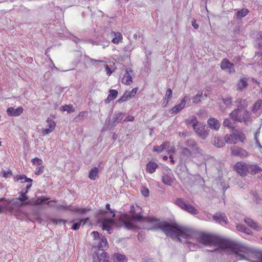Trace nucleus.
<instances>
[{
	"mask_svg": "<svg viewBox=\"0 0 262 262\" xmlns=\"http://www.w3.org/2000/svg\"><path fill=\"white\" fill-rule=\"evenodd\" d=\"M132 217L121 218L120 222L127 229L136 228L135 221H145L152 223L155 229H161L166 235L171 237H175L181 242V237L186 239L188 247L191 251L201 247V246H213L215 235L203 232H197L187 228L179 226L176 223L160 221L155 217L144 218L141 215L142 209L137 205H132L130 209Z\"/></svg>",
	"mask_w": 262,
	"mask_h": 262,
	"instance_id": "nucleus-1",
	"label": "nucleus"
},
{
	"mask_svg": "<svg viewBox=\"0 0 262 262\" xmlns=\"http://www.w3.org/2000/svg\"><path fill=\"white\" fill-rule=\"evenodd\" d=\"M213 246H219L224 249H231L232 252L236 255L237 260L246 259L250 262H262V252L256 253L257 260L249 259L246 257L245 254L252 252V250L250 248L239 244L234 245L231 241L221 238L217 236H215Z\"/></svg>",
	"mask_w": 262,
	"mask_h": 262,
	"instance_id": "nucleus-2",
	"label": "nucleus"
},
{
	"mask_svg": "<svg viewBox=\"0 0 262 262\" xmlns=\"http://www.w3.org/2000/svg\"><path fill=\"white\" fill-rule=\"evenodd\" d=\"M237 108L234 110L229 114V117L234 122H243L246 125H249L252 121L250 113L247 110H242L247 106V102L245 99H238Z\"/></svg>",
	"mask_w": 262,
	"mask_h": 262,
	"instance_id": "nucleus-3",
	"label": "nucleus"
},
{
	"mask_svg": "<svg viewBox=\"0 0 262 262\" xmlns=\"http://www.w3.org/2000/svg\"><path fill=\"white\" fill-rule=\"evenodd\" d=\"M186 147L182 148V155L187 159H190L199 155H202L203 150L201 149L196 141L192 139L187 140L185 142Z\"/></svg>",
	"mask_w": 262,
	"mask_h": 262,
	"instance_id": "nucleus-4",
	"label": "nucleus"
},
{
	"mask_svg": "<svg viewBox=\"0 0 262 262\" xmlns=\"http://www.w3.org/2000/svg\"><path fill=\"white\" fill-rule=\"evenodd\" d=\"M193 128L195 132L202 139H205L208 136V131L205 129V126L198 122L193 124Z\"/></svg>",
	"mask_w": 262,
	"mask_h": 262,
	"instance_id": "nucleus-5",
	"label": "nucleus"
},
{
	"mask_svg": "<svg viewBox=\"0 0 262 262\" xmlns=\"http://www.w3.org/2000/svg\"><path fill=\"white\" fill-rule=\"evenodd\" d=\"M26 205L22 204V202L20 201H13L8 206L7 209L10 211L11 214L15 215H18L20 212L19 207L21 206H25Z\"/></svg>",
	"mask_w": 262,
	"mask_h": 262,
	"instance_id": "nucleus-6",
	"label": "nucleus"
},
{
	"mask_svg": "<svg viewBox=\"0 0 262 262\" xmlns=\"http://www.w3.org/2000/svg\"><path fill=\"white\" fill-rule=\"evenodd\" d=\"M231 154L233 156L238 157L241 158H245L249 156L248 152L245 149L238 146L231 147Z\"/></svg>",
	"mask_w": 262,
	"mask_h": 262,
	"instance_id": "nucleus-7",
	"label": "nucleus"
},
{
	"mask_svg": "<svg viewBox=\"0 0 262 262\" xmlns=\"http://www.w3.org/2000/svg\"><path fill=\"white\" fill-rule=\"evenodd\" d=\"M234 168L236 171L241 176H245L248 173V164L246 163L237 162L235 164Z\"/></svg>",
	"mask_w": 262,
	"mask_h": 262,
	"instance_id": "nucleus-8",
	"label": "nucleus"
},
{
	"mask_svg": "<svg viewBox=\"0 0 262 262\" xmlns=\"http://www.w3.org/2000/svg\"><path fill=\"white\" fill-rule=\"evenodd\" d=\"M221 69L228 73V74H232L235 72L234 65L230 62L227 59H223L221 63Z\"/></svg>",
	"mask_w": 262,
	"mask_h": 262,
	"instance_id": "nucleus-9",
	"label": "nucleus"
},
{
	"mask_svg": "<svg viewBox=\"0 0 262 262\" xmlns=\"http://www.w3.org/2000/svg\"><path fill=\"white\" fill-rule=\"evenodd\" d=\"M134 71L130 67L126 68L125 73L122 78L121 81L125 85H129L133 82L132 76Z\"/></svg>",
	"mask_w": 262,
	"mask_h": 262,
	"instance_id": "nucleus-10",
	"label": "nucleus"
},
{
	"mask_svg": "<svg viewBox=\"0 0 262 262\" xmlns=\"http://www.w3.org/2000/svg\"><path fill=\"white\" fill-rule=\"evenodd\" d=\"M213 220L217 223L222 226L228 224V219L224 212H216L212 216Z\"/></svg>",
	"mask_w": 262,
	"mask_h": 262,
	"instance_id": "nucleus-11",
	"label": "nucleus"
},
{
	"mask_svg": "<svg viewBox=\"0 0 262 262\" xmlns=\"http://www.w3.org/2000/svg\"><path fill=\"white\" fill-rule=\"evenodd\" d=\"M114 224V219L107 217L103 218L102 222V228L103 230H106L109 234H111L112 230L111 226Z\"/></svg>",
	"mask_w": 262,
	"mask_h": 262,
	"instance_id": "nucleus-12",
	"label": "nucleus"
},
{
	"mask_svg": "<svg viewBox=\"0 0 262 262\" xmlns=\"http://www.w3.org/2000/svg\"><path fill=\"white\" fill-rule=\"evenodd\" d=\"M124 113L119 112H115L111 120L109 121V124L112 126H115L123 119Z\"/></svg>",
	"mask_w": 262,
	"mask_h": 262,
	"instance_id": "nucleus-13",
	"label": "nucleus"
},
{
	"mask_svg": "<svg viewBox=\"0 0 262 262\" xmlns=\"http://www.w3.org/2000/svg\"><path fill=\"white\" fill-rule=\"evenodd\" d=\"M94 262H108V257L107 254L104 251H102L101 253H96V255L93 256Z\"/></svg>",
	"mask_w": 262,
	"mask_h": 262,
	"instance_id": "nucleus-14",
	"label": "nucleus"
},
{
	"mask_svg": "<svg viewBox=\"0 0 262 262\" xmlns=\"http://www.w3.org/2000/svg\"><path fill=\"white\" fill-rule=\"evenodd\" d=\"M262 106V100L259 99L256 101L253 105L251 109V112L255 116L258 117L261 114L260 109Z\"/></svg>",
	"mask_w": 262,
	"mask_h": 262,
	"instance_id": "nucleus-15",
	"label": "nucleus"
},
{
	"mask_svg": "<svg viewBox=\"0 0 262 262\" xmlns=\"http://www.w3.org/2000/svg\"><path fill=\"white\" fill-rule=\"evenodd\" d=\"M49 200L48 198L46 197H39L36 199H32L26 202L22 203V204L23 205H40L43 203H45V201Z\"/></svg>",
	"mask_w": 262,
	"mask_h": 262,
	"instance_id": "nucleus-16",
	"label": "nucleus"
},
{
	"mask_svg": "<svg viewBox=\"0 0 262 262\" xmlns=\"http://www.w3.org/2000/svg\"><path fill=\"white\" fill-rule=\"evenodd\" d=\"M24 111L21 106H19L16 108L13 107H10L7 110V113L9 116H18L23 113Z\"/></svg>",
	"mask_w": 262,
	"mask_h": 262,
	"instance_id": "nucleus-17",
	"label": "nucleus"
},
{
	"mask_svg": "<svg viewBox=\"0 0 262 262\" xmlns=\"http://www.w3.org/2000/svg\"><path fill=\"white\" fill-rule=\"evenodd\" d=\"M187 97L185 96L181 101L180 103L175 105L171 110V113L176 114L183 110L186 104Z\"/></svg>",
	"mask_w": 262,
	"mask_h": 262,
	"instance_id": "nucleus-18",
	"label": "nucleus"
},
{
	"mask_svg": "<svg viewBox=\"0 0 262 262\" xmlns=\"http://www.w3.org/2000/svg\"><path fill=\"white\" fill-rule=\"evenodd\" d=\"M209 127L211 129L218 130L221 126V123L219 121L214 118H210L207 121Z\"/></svg>",
	"mask_w": 262,
	"mask_h": 262,
	"instance_id": "nucleus-19",
	"label": "nucleus"
},
{
	"mask_svg": "<svg viewBox=\"0 0 262 262\" xmlns=\"http://www.w3.org/2000/svg\"><path fill=\"white\" fill-rule=\"evenodd\" d=\"M162 181L163 183L167 185H171L173 183V176L170 171L164 173L162 176Z\"/></svg>",
	"mask_w": 262,
	"mask_h": 262,
	"instance_id": "nucleus-20",
	"label": "nucleus"
},
{
	"mask_svg": "<svg viewBox=\"0 0 262 262\" xmlns=\"http://www.w3.org/2000/svg\"><path fill=\"white\" fill-rule=\"evenodd\" d=\"M91 211V209L88 207L80 208L77 206H72L71 211L78 214H85Z\"/></svg>",
	"mask_w": 262,
	"mask_h": 262,
	"instance_id": "nucleus-21",
	"label": "nucleus"
},
{
	"mask_svg": "<svg viewBox=\"0 0 262 262\" xmlns=\"http://www.w3.org/2000/svg\"><path fill=\"white\" fill-rule=\"evenodd\" d=\"M76 220L77 222L74 223L71 227V229L73 230H78L79 229L81 225H84L88 223L90 221V219L89 217H86L84 219H79Z\"/></svg>",
	"mask_w": 262,
	"mask_h": 262,
	"instance_id": "nucleus-22",
	"label": "nucleus"
},
{
	"mask_svg": "<svg viewBox=\"0 0 262 262\" xmlns=\"http://www.w3.org/2000/svg\"><path fill=\"white\" fill-rule=\"evenodd\" d=\"M248 173L255 175L257 173L262 171V168L256 164H248Z\"/></svg>",
	"mask_w": 262,
	"mask_h": 262,
	"instance_id": "nucleus-23",
	"label": "nucleus"
},
{
	"mask_svg": "<svg viewBox=\"0 0 262 262\" xmlns=\"http://www.w3.org/2000/svg\"><path fill=\"white\" fill-rule=\"evenodd\" d=\"M110 35L113 37L112 39V42L113 43L117 45L119 42H122L123 37L121 33L112 31Z\"/></svg>",
	"mask_w": 262,
	"mask_h": 262,
	"instance_id": "nucleus-24",
	"label": "nucleus"
},
{
	"mask_svg": "<svg viewBox=\"0 0 262 262\" xmlns=\"http://www.w3.org/2000/svg\"><path fill=\"white\" fill-rule=\"evenodd\" d=\"M118 91L116 90H110L107 97L104 100L106 104L109 103L111 101L114 100L118 96Z\"/></svg>",
	"mask_w": 262,
	"mask_h": 262,
	"instance_id": "nucleus-25",
	"label": "nucleus"
},
{
	"mask_svg": "<svg viewBox=\"0 0 262 262\" xmlns=\"http://www.w3.org/2000/svg\"><path fill=\"white\" fill-rule=\"evenodd\" d=\"M245 222L248 226L257 231H259L261 229V228L251 219L247 218L245 219Z\"/></svg>",
	"mask_w": 262,
	"mask_h": 262,
	"instance_id": "nucleus-26",
	"label": "nucleus"
},
{
	"mask_svg": "<svg viewBox=\"0 0 262 262\" xmlns=\"http://www.w3.org/2000/svg\"><path fill=\"white\" fill-rule=\"evenodd\" d=\"M114 262H127V258L125 255L120 253H115L113 256Z\"/></svg>",
	"mask_w": 262,
	"mask_h": 262,
	"instance_id": "nucleus-27",
	"label": "nucleus"
},
{
	"mask_svg": "<svg viewBox=\"0 0 262 262\" xmlns=\"http://www.w3.org/2000/svg\"><path fill=\"white\" fill-rule=\"evenodd\" d=\"M158 167V165L155 162L150 161L146 165V170L150 173H154Z\"/></svg>",
	"mask_w": 262,
	"mask_h": 262,
	"instance_id": "nucleus-28",
	"label": "nucleus"
},
{
	"mask_svg": "<svg viewBox=\"0 0 262 262\" xmlns=\"http://www.w3.org/2000/svg\"><path fill=\"white\" fill-rule=\"evenodd\" d=\"M212 144L216 147L221 148L225 145L223 140L220 137H214L212 140Z\"/></svg>",
	"mask_w": 262,
	"mask_h": 262,
	"instance_id": "nucleus-29",
	"label": "nucleus"
},
{
	"mask_svg": "<svg viewBox=\"0 0 262 262\" xmlns=\"http://www.w3.org/2000/svg\"><path fill=\"white\" fill-rule=\"evenodd\" d=\"M99 239L100 241L98 243L97 247L99 250L104 251V249L107 247V239L104 236H102Z\"/></svg>",
	"mask_w": 262,
	"mask_h": 262,
	"instance_id": "nucleus-30",
	"label": "nucleus"
},
{
	"mask_svg": "<svg viewBox=\"0 0 262 262\" xmlns=\"http://www.w3.org/2000/svg\"><path fill=\"white\" fill-rule=\"evenodd\" d=\"M225 140L228 144H235L236 143V138L235 134H227L225 136Z\"/></svg>",
	"mask_w": 262,
	"mask_h": 262,
	"instance_id": "nucleus-31",
	"label": "nucleus"
},
{
	"mask_svg": "<svg viewBox=\"0 0 262 262\" xmlns=\"http://www.w3.org/2000/svg\"><path fill=\"white\" fill-rule=\"evenodd\" d=\"M235 122H234L233 121L230 117V118H226L224 120L223 125L224 126L227 127L233 130L235 128V126L233 124Z\"/></svg>",
	"mask_w": 262,
	"mask_h": 262,
	"instance_id": "nucleus-32",
	"label": "nucleus"
},
{
	"mask_svg": "<svg viewBox=\"0 0 262 262\" xmlns=\"http://www.w3.org/2000/svg\"><path fill=\"white\" fill-rule=\"evenodd\" d=\"M248 86L247 79L243 78L240 79L237 84V90L242 91Z\"/></svg>",
	"mask_w": 262,
	"mask_h": 262,
	"instance_id": "nucleus-33",
	"label": "nucleus"
},
{
	"mask_svg": "<svg viewBox=\"0 0 262 262\" xmlns=\"http://www.w3.org/2000/svg\"><path fill=\"white\" fill-rule=\"evenodd\" d=\"M169 142H165L163 144L160 146L155 145L153 147V151L155 152H161L166 149L167 147L169 146Z\"/></svg>",
	"mask_w": 262,
	"mask_h": 262,
	"instance_id": "nucleus-34",
	"label": "nucleus"
},
{
	"mask_svg": "<svg viewBox=\"0 0 262 262\" xmlns=\"http://www.w3.org/2000/svg\"><path fill=\"white\" fill-rule=\"evenodd\" d=\"M98 169L97 167H95L92 168L89 173V178L92 180H95L98 177Z\"/></svg>",
	"mask_w": 262,
	"mask_h": 262,
	"instance_id": "nucleus-35",
	"label": "nucleus"
},
{
	"mask_svg": "<svg viewBox=\"0 0 262 262\" xmlns=\"http://www.w3.org/2000/svg\"><path fill=\"white\" fill-rule=\"evenodd\" d=\"M236 229L238 231L243 232L247 235H251L252 234L251 231L243 225H237Z\"/></svg>",
	"mask_w": 262,
	"mask_h": 262,
	"instance_id": "nucleus-36",
	"label": "nucleus"
},
{
	"mask_svg": "<svg viewBox=\"0 0 262 262\" xmlns=\"http://www.w3.org/2000/svg\"><path fill=\"white\" fill-rule=\"evenodd\" d=\"M176 204L182 209L184 210L186 206L187 205V203H186L185 200L182 198H178L176 200Z\"/></svg>",
	"mask_w": 262,
	"mask_h": 262,
	"instance_id": "nucleus-37",
	"label": "nucleus"
},
{
	"mask_svg": "<svg viewBox=\"0 0 262 262\" xmlns=\"http://www.w3.org/2000/svg\"><path fill=\"white\" fill-rule=\"evenodd\" d=\"M249 11L247 9H242L238 10L236 13V17L237 19H241L245 17L248 13Z\"/></svg>",
	"mask_w": 262,
	"mask_h": 262,
	"instance_id": "nucleus-38",
	"label": "nucleus"
},
{
	"mask_svg": "<svg viewBox=\"0 0 262 262\" xmlns=\"http://www.w3.org/2000/svg\"><path fill=\"white\" fill-rule=\"evenodd\" d=\"M184 210L193 215L197 214L198 213V210L194 207L189 204H187L186 208Z\"/></svg>",
	"mask_w": 262,
	"mask_h": 262,
	"instance_id": "nucleus-39",
	"label": "nucleus"
},
{
	"mask_svg": "<svg viewBox=\"0 0 262 262\" xmlns=\"http://www.w3.org/2000/svg\"><path fill=\"white\" fill-rule=\"evenodd\" d=\"M16 179L17 181L20 180L22 183H32L33 181L31 179L27 178L25 174L17 176Z\"/></svg>",
	"mask_w": 262,
	"mask_h": 262,
	"instance_id": "nucleus-40",
	"label": "nucleus"
},
{
	"mask_svg": "<svg viewBox=\"0 0 262 262\" xmlns=\"http://www.w3.org/2000/svg\"><path fill=\"white\" fill-rule=\"evenodd\" d=\"M199 122L197 120V118L195 116H191L189 117L188 119L185 120V123L188 126L192 124H195V123H198Z\"/></svg>",
	"mask_w": 262,
	"mask_h": 262,
	"instance_id": "nucleus-41",
	"label": "nucleus"
},
{
	"mask_svg": "<svg viewBox=\"0 0 262 262\" xmlns=\"http://www.w3.org/2000/svg\"><path fill=\"white\" fill-rule=\"evenodd\" d=\"M56 208L58 210H68V211H71V208H72V205L67 206V205L58 204L56 206Z\"/></svg>",
	"mask_w": 262,
	"mask_h": 262,
	"instance_id": "nucleus-42",
	"label": "nucleus"
},
{
	"mask_svg": "<svg viewBox=\"0 0 262 262\" xmlns=\"http://www.w3.org/2000/svg\"><path fill=\"white\" fill-rule=\"evenodd\" d=\"M235 135L236 138V141L237 140H239L241 142H244V141L246 140L245 135L242 132L238 133L237 134H235Z\"/></svg>",
	"mask_w": 262,
	"mask_h": 262,
	"instance_id": "nucleus-43",
	"label": "nucleus"
},
{
	"mask_svg": "<svg viewBox=\"0 0 262 262\" xmlns=\"http://www.w3.org/2000/svg\"><path fill=\"white\" fill-rule=\"evenodd\" d=\"M203 98V94L202 93H199L196 95L194 96L192 99V101L194 103H199L201 99Z\"/></svg>",
	"mask_w": 262,
	"mask_h": 262,
	"instance_id": "nucleus-44",
	"label": "nucleus"
},
{
	"mask_svg": "<svg viewBox=\"0 0 262 262\" xmlns=\"http://www.w3.org/2000/svg\"><path fill=\"white\" fill-rule=\"evenodd\" d=\"M46 122L48 124V126L50 129L54 130L56 127V123L50 118H48Z\"/></svg>",
	"mask_w": 262,
	"mask_h": 262,
	"instance_id": "nucleus-45",
	"label": "nucleus"
},
{
	"mask_svg": "<svg viewBox=\"0 0 262 262\" xmlns=\"http://www.w3.org/2000/svg\"><path fill=\"white\" fill-rule=\"evenodd\" d=\"M223 101L226 106H229L232 104V98L231 97H227L223 98Z\"/></svg>",
	"mask_w": 262,
	"mask_h": 262,
	"instance_id": "nucleus-46",
	"label": "nucleus"
},
{
	"mask_svg": "<svg viewBox=\"0 0 262 262\" xmlns=\"http://www.w3.org/2000/svg\"><path fill=\"white\" fill-rule=\"evenodd\" d=\"M27 193V190H26L25 192L21 193L18 198L19 200L22 202L25 203L26 202L27 200L28 199V196L26 195V193Z\"/></svg>",
	"mask_w": 262,
	"mask_h": 262,
	"instance_id": "nucleus-47",
	"label": "nucleus"
},
{
	"mask_svg": "<svg viewBox=\"0 0 262 262\" xmlns=\"http://www.w3.org/2000/svg\"><path fill=\"white\" fill-rule=\"evenodd\" d=\"M130 98H129L127 92L125 93L118 100L117 102L119 103H122L124 101H126V100H128Z\"/></svg>",
	"mask_w": 262,
	"mask_h": 262,
	"instance_id": "nucleus-48",
	"label": "nucleus"
},
{
	"mask_svg": "<svg viewBox=\"0 0 262 262\" xmlns=\"http://www.w3.org/2000/svg\"><path fill=\"white\" fill-rule=\"evenodd\" d=\"M32 163L34 165H36L38 166H40L42 164V160L40 159H39L37 157H35L31 160Z\"/></svg>",
	"mask_w": 262,
	"mask_h": 262,
	"instance_id": "nucleus-49",
	"label": "nucleus"
},
{
	"mask_svg": "<svg viewBox=\"0 0 262 262\" xmlns=\"http://www.w3.org/2000/svg\"><path fill=\"white\" fill-rule=\"evenodd\" d=\"M88 116V113L86 112H81L79 115L76 117V119L82 120Z\"/></svg>",
	"mask_w": 262,
	"mask_h": 262,
	"instance_id": "nucleus-50",
	"label": "nucleus"
},
{
	"mask_svg": "<svg viewBox=\"0 0 262 262\" xmlns=\"http://www.w3.org/2000/svg\"><path fill=\"white\" fill-rule=\"evenodd\" d=\"M44 166L40 165L39 167H37L35 170V173L36 175H40L43 172Z\"/></svg>",
	"mask_w": 262,
	"mask_h": 262,
	"instance_id": "nucleus-51",
	"label": "nucleus"
},
{
	"mask_svg": "<svg viewBox=\"0 0 262 262\" xmlns=\"http://www.w3.org/2000/svg\"><path fill=\"white\" fill-rule=\"evenodd\" d=\"M172 92L170 89H168L166 93L165 99L167 100V102L171 99L172 97Z\"/></svg>",
	"mask_w": 262,
	"mask_h": 262,
	"instance_id": "nucleus-52",
	"label": "nucleus"
},
{
	"mask_svg": "<svg viewBox=\"0 0 262 262\" xmlns=\"http://www.w3.org/2000/svg\"><path fill=\"white\" fill-rule=\"evenodd\" d=\"M141 192L142 194L145 197L148 196L149 194V190L146 187H142V189L141 190Z\"/></svg>",
	"mask_w": 262,
	"mask_h": 262,
	"instance_id": "nucleus-53",
	"label": "nucleus"
},
{
	"mask_svg": "<svg viewBox=\"0 0 262 262\" xmlns=\"http://www.w3.org/2000/svg\"><path fill=\"white\" fill-rule=\"evenodd\" d=\"M63 111H67L68 113L74 112V109L73 107V106L71 105H65L62 106Z\"/></svg>",
	"mask_w": 262,
	"mask_h": 262,
	"instance_id": "nucleus-54",
	"label": "nucleus"
},
{
	"mask_svg": "<svg viewBox=\"0 0 262 262\" xmlns=\"http://www.w3.org/2000/svg\"><path fill=\"white\" fill-rule=\"evenodd\" d=\"M138 89L137 88L133 89L130 92L127 93V94L130 99L132 98L135 94L137 93Z\"/></svg>",
	"mask_w": 262,
	"mask_h": 262,
	"instance_id": "nucleus-55",
	"label": "nucleus"
},
{
	"mask_svg": "<svg viewBox=\"0 0 262 262\" xmlns=\"http://www.w3.org/2000/svg\"><path fill=\"white\" fill-rule=\"evenodd\" d=\"M105 208L112 214V217H114L115 216V210L111 209L110 208V205L109 204H106L105 205Z\"/></svg>",
	"mask_w": 262,
	"mask_h": 262,
	"instance_id": "nucleus-56",
	"label": "nucleus"
},
{
	"mask_svg": "<svg viewBox=\"0 0 262 262\" xmlns=\"http://www.w3.org/2000/svg\"><path fill=\"white\" fill-rule=\"evenodd\" d=\"M253 200L254 202L257 203L259 202V198L258 197V194L256 192H252Z\"/></svg>",
	"mask_w": 262,
	"mask_h": 262,
	"instance_id": "nucleus-57",
	"label": "nucleus"
},
{
	"mask_svg": "<svg viewBox=\"0 0 262 262\" xmlns=\"http://www.w3.org/2000/svg\"><path fill=\"white\" fill-rule=\"evenodd\" d=\"M91 235L95 239H99L100 238L99 233L97 231H93L91 233Z\"/></svg>",
	"mask_w": 262,
	"mask_h": 262,
	"instance_id": "nucleus-58",
	"label": "nucleus"
},
{
	"mask_svg": "<svg viewBox=\"0 0 262 262\" xmlns=\"http://www.w3.org/2000/svg\"><path fill=\"white\" fill-rule=\"evenodd\" d=\"M133 49V47H132V45L131 44H128L127 46H126L124 50L126 52H130Z\"/></svg>",
	"mask_w": 262,
	"mask_h": 262,
	"instance_id": "nucleus-59",
	"label": "nucleus"
},
{
	"mask_svg": "<svg viewBox=\"0 0 262 262\" xmlns=\"http://www.w3.org/2000/svg\"><path fill=\"white\" fill-rule=\"evenodd\" d=\"M53 130V129H52L51 128L50 129L49 128L43 129L42 131V134L43 136L48 135L51 133Z\"/></svg>",
	"mask_w": 262,
	"mask_h": 262,
	"instance_id": "nucleus-60",
	"label": "nucleus"
},
{
	"mask_svg": "<svg viewBox=\"0 0 262 262\" xmlns=\"http://www.w3.org/2000/svg\"><path fill=\"white\" fill-rule=\"evenodd\" d=\"M134 120V117L133 116H128L123 120V122H132Z\"/></svg>",
	"mask_w": 262,
	"mask_h": 262,
	"instance_id": "nucleus-61",
	"label": "nucleus"
},
{
	"mask_svg": "<svg viewBox=\"0 0 262 262\" xmlns=\"http://www.w3.org/2000/svg\"><path fill=\"white\" fill-rule=\"evenodd\" d=\"M12 175V172L11 170L8 171H4L3 172V177L5 178L10 177Z\"/></svg>",
	"mask_w": 262,
	"mask_h": 262,
	"instance_id": "nucleus-62",
	"label": "nucleus"
},
{
	"mask_svg": "<svg viewBox=\"0 0 262 262\" xmlns=\"http://www.w3.org/2000/svg\"><path fill=\"white\" fill-rule=\"evenodd\" d=\"M258 46L260 49H262V34L259 36V37L257 38Z\"/></svg>",
	"mask_w": 262,
	"mask_h": 262,
	"instance_id": "nucleus-63",
	"label": "nucleus"
},
{
	"mask_svg": "<svg viewBox=\"0 0 262 262\" xmlns=\"http://www.w3.org/2000/svg\"><path fill=\"white\" fill-rule=\"evenodd\" d=\"M51 221L55 224H60L63 222V221L61 219H52Z\"/></svg>",
	"mask_w": 262,
	"mask_h": 262,
	"instance_id": "nucleus-64",
	"label": "nucleus"
}]
</instances>
